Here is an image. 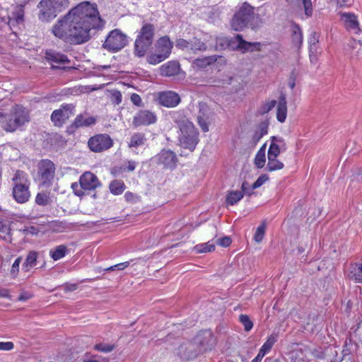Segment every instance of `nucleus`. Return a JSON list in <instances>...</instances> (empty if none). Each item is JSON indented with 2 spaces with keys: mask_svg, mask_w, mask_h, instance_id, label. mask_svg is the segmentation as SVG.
Returning a JSON list of instances; mask_svg holds the SVG:
<instances>
[{
  "mask_svg": "<svg viewBox=\"0 0 362 362\" xmlns=\"http://www.w3.org/2000/svg\"><path fill=\"white\" fill-rule=\"evenodd\" d=\"M95 5L82 2L59 18L52 26L53 35L71 45H81L91 37V30H98L104 27Z\"/></svg>",
  "mask_w": 362,
  "mask_h": 362,
  "instance_id": "1",
  "label": "nucleus"
},
{
  "mask_svg": "<svg viewBox=\"0 0 362 362\" xmlns=\"http://www.w3.org/2000/svg\"><path fill=\"white\" fill-rule=\"evenodd\" d=\"M173 119L179 128L177 135L179 146L191 152L194 151L199 141L198 130L188 118L182 116L179 112H173Z\"/></svg>",
  "mask_w": 362,
  "mask_h": 362,
  "instance_id": "2",
  "label": "nucleus"
},
{
  "mask_svg": "<svg viewBox=\"0 0 362 362\" xmlns=\"http://www.w3.org/2000/svg\"><path fill=\"white\" fill-rule=\"evenodd\" d=\"M254 7L244 2L237 9L231 19L230 25L234 30L240 31L245 28L252 30L259 28L262 24V18L254 11Z\"/></svg>",
  "mask_w": 362,
  "mask_h": 362,
  "instance_id": "3",
  "label": "nucleus"
},
{
  "mask_svg": "<svg viewBox=\"0 0 362 362\" xmlns=\"http://www.w3.org/2000/svg\"><path fill=\"white\" fill-rule=\"evenodd\" d=\"M0 127L6 132L22 130L30 121L29 111L21 105H14L8 112H0Z\"/></svg>",
  "mask_w": 362,
  "mask_h": 362,
  "instance_id": "4",
  "label": "nucleus"
},
{
  "mask_svg": "<svg viewBox=\"0 0 362 362\" xmlns=\"http://www.w3.org/2000/svg\"><path fill=\"white\" fill-rule=\"evenodd\" d=\"M12 194L16 202L19 204L27 202L30 197V180L27 173L22 170H17L12 178Z\"/></svg>",
  "mask_w": 362,
  "mask_h": 362,
  "instance_id": "5",
  "label": "nucleus"
},
{
  "mask_svg": "<svg viewBox=\"0 0 362 362\" xmlns=\"http://www.w3.org/2000/svg\"><path fill=\"white\" fill-rule=\"evenodd\" d=\"M155 28L151 23H145L139 30L134 42V54L139 57H144L152 45Z\"/></svg>",
  "mask_w": 362,
  "mask_h": 362,
  "instance_id": "6",
  "label": "nucleus"
},
{
  "mask_svg": "<svg viewBox=\"0 0 362 362\" xmlns=\"http://www.w3.org/2000/svg\"><path fill=\"white\" fill-rule=\"evenodd\" d=\"M101 183L98 177L90 172H86L82 174L79 178V184L73 182L71 189L75 195L82 197L84 195V191H91L100 187Z\"/></svg>",
  "mask_w": 362,
  "mask_h": 362,
  "instance_id": "7",
  "label": "nucleus"
},
{
  "mask_svg": "<svg viewBox=\"0 0 362 362\" xmlns=\"http://www.w3.org/2000/svg\"><path fill=\"white\" fill-rule=\"evenodd\" d=\"M173 42L168 36L159 38L156 43V52L147 57V61L151 64H157L166 59L170 54Z\"/></svg>",
  "mask_w": 362,
  "mask_h": 362,
  "instance_id": "8",
  "label": "nucleus"
},
{
  "mask_svg": "<svg viewBox=\"0 0 362 362\" xmlns=\"http://www.w3.org/2000/svg\"><path fill=\"white\" fill-rule=\"evenodd\" d=\"M127 44V35L119 30L115 29L109 33L103 46L108 51L116 52L124 47Z\"/></svg>",
  "mask_w": 362,
  "mask_h": 362,
  "instance_id": "9",
  "label": "nucleus"
},
{
  "mask_svg": "<svg viewBox=\"0 0 362 362\" xmlns=\"http://www.w3.org/2000/svg\"><path fill=\"white\" fill-rule=\"evenodd\" d=\"M227 43V47L231 50H240L245 53L255 50L259 51L262 45L260 42H250L243 40L241 35H236L233 37H230L229 40H223Z\"/></svg>",
  "mask_w": 362,
  "mask_h": 362,
  "instance_id": "10",
  "label": "nucleus"
},
{
  "mask_svg": "<svg viewBox=\"0 0 362 362\" xmlns=\"http://www.w3.org/2000/svg\"><path fill=\"white\" fill-rule=\"evenodd\" d=\"M55 165L49 160H42L38 163L37 175L40 185L46 187L51 185L55 175Z\"/></svg>",
  "mask_w": 362,
  "mask_h": 362,
  "instance_id": "11",
  "label": "nucleus"
},
{
  "mask_svg": "<svg viewBox=\"0 0 362 362\" xmlns=\"http://www.w3.org/2000/svg\"><path fill=\"white\" fill-rule=\"evenodd\" d=\"M114 144L112 138L107 134H97L88 141L89 149L94 153H101L110 149Z\"/></svg>",
  "mask_w": 362,
  "mask_h": 362,
  "instance_id": "12",
  "label": "nucleus"
},
{
  "mask_svg": "<svg viewBox=\"0 0 362 362\" xmlns=\"http://www.w3.org/2000/svg\"><path fill=\"white\" fill-rule=\"evenodd\" d=\"M75 114V105L74 104L64 103L60 108L55 110L51 115V121L55 127H61Z\"/></svg>",
  "mask_w": 362,
  "mask_h": 362,
  "instance_id": "13",
  "label": "nucleus"
},
{
  "mask_svg": "<svg viewBox=\"0 0 362 362\" xmlns=\"http://www.w3.org/2000/svg\"><path fill=\"white\" fill-rule=\"evenodd\" d=\"M192 341L199 346V354L211 350L215 345V339L211 332L209 330L199 332Z\"/></svg>",
  "mask_w": 362,
  "mask_h": 362,
  "instance_id": "14",
  "label": "nucleus"
},
{
  "mask_svg": "<svg viewBox=\"0 0 362 362\" xmlns=\"http://www.w3.org/2000/svg\"><path fill=\"white\" fill-rule=\"evenodd\" d=\"M198 347L199 346L194 344L193 341H187L178 347L176 354L182 360H192L199 355Z\"/></svg>",
  "mask_w": 362,
  "mask_h": 362,
  "instance_id": "15",
  "label": "nucleus"
},
{
  "mask_svg": "<svg viewBox=\"0 0 362 362\" xmlns=\"http://www.w3.org/2000/svg\"><path fill=\"white\" fill-rule=\"evenodd\" d=\"M152 160L157 164L163 165L164 168L173 169L176 166L177 158L173 151L163 149L152 158Z\"/></svg>",
  "mask_w": 362,
  "mask_h": 362,
  "instance_id": "16",
  "label": "nucleus"
},
{
  "mask_svg": "<svg viewBox=\"0 0 362 362\" xmlns=\"http://www.w3.org/2000/svg\"><path fill=\"white\" fill-rule=\"evenodd\" d=\"M37 8L38 19L42 22H49L57 16V12L50 0H41Z\"/></svg>",
  "mask_w": 362,
  "mask_h": 362,
  "instance_id": "17",
  "label": "nucleus"
},
{
  "mask_svg": "<svg viewBox=\"0 0 362 362\" xmlns=\"http://www.w3.org/2000/svg\"><path fill=\"white\" fill-rule=\"evenodd\" d=\"M157 120L156 115L147 110H139L134 117L132 124L135 127L148 126L154 124Z\"/></svg>",
  "mask_w": 362,
  "mask_h": 362,
  "instance_id": "18",
  "label": "nucleus"
},
{
  "mask_svg": "<svg viewBox=\"0 0 362 362\" xmlns=\"http://www.w3.org/2000/svg\"><path fill=\"white\" fill-rule=\"evenodd\" d=\"M214 113L205 104L199 105V111L197 115V123L204 132L209 131V125L213 120Z\"/></svg>",
  "mask_w": 362,
  "mask_h": 362,
  "instance_id": "19",
  "label": "nucleus"
},
{
  "mask_svg": "<svg viewBox=\"0 0 362 362\" xmlns=\"http://www.w3.org/2000/svg\"><path fill=\"white\" fill-rule=\"evenodd\" d=\"M339 14L341 21L347 30L354 34H358L361 32L356 15L351 12H341Z\"/></svg>",
  "mask_w": 362,
  "mask_h": 362,
  "instance_id": "20",
  "label": "nucleus"
},
{
  "mask_svg": "<svg viewBox=\"0 0 362 362\" xmlns=\"http://www.w3.org/2000/svg\"><path fill=\"white\" fill-rule=\"evenodd\" d=\"M287 149L285 140L282 137L272 136L271 144L268 150V158H277L281 152H284Z\"/></svg>",
  "mask_w": 362,
  "mask_h": 362,
  "instance_id": "21",
  "label": "nucleus"
},
{
  "mask_svg": "<svg viewBox=\"0 0 362 362\" xmlns=\"http://www.w3.org/2000/svg\"><path fill=\"white\" fill-rule=\"evenodd\" d=\"M158 100L160 104L164 107H174L180 103L181 98L177 93L168 90L160 93Z\"/></svg>",
  "mask_w": 362,
  "mask_h": 362,
  "instance_id": "22",
  "label": "nucleus"
},
{
  "mask_svg": "<svg viewBox=\"0 0 362 362\" xmlns=\"http://www.w3.org/2000/svg\"><path fill=\"white\" fill-rule=\"evenodd\" d=\"M96 119L93 117H84L83 115H78L75 118L74 122L67 127L66 132L69 134H73L76 129L80 127H90L95 124Z\"/></svg>",
  "mask_w": 362,
  "mask_h": 362,
  "instance_id": "23",
  "label": "nucleus"
},
{
  "mask_svg": "<svg viewBox=\"0 0 362 362\" xmlns=\"http://www.w3.org/2000/svg\"><path fill=\"white\" fill-rule=\"evenodd\" d=\"M180 64L176 61H170L160 67V74L163 76H173L180 71Z\"/></svg>",
  "mask_w": 362,
  "mask_h": 362,
  "instance_id": "24",
  "label": "nucleus"
},
{
  "mask_svg": "<svg viewBox=\"0 0 362 362\" xmlns=\"http://www.w3.org/2000/svg\"><path fill=\"white\" fill-rule=\"evenodd\" d=\"M287 116V102L286 95L281 93L279 96L277 111H276V119L277 120L283 123L285 122Z\"/></svg>",
  "mask_w": 362,
  "mask_h": 362,
  "instance_id": "25",
  "label": "nucleus"
},
{
  "mask_svg": "<svg viewBox=\"0 0 362 362\" xmlns=\"http://www.w3.org/2000/svg\"><path fill=\"white\" fill-rule=\"evenodd\" d=\"M68 251L65 245H59L49 250V256L54 261H57L64 257Z\"/></svg>",
  "mask_w": 362,
  "mask_h": 362,
  "instance_id": "26",
  "label": "nucleus"
},
{
  "mask_svg": "<svg viewBox=\"0 0 362 362\" xmlns=\"http://www.w3.org/2000/svg\"><path fill=\"white\" fill-rule=\"evenodd\" d=\"M146 141V138L144 133L136 132L132 134L128 143L129 148H138L144 146Z\"/></svg>",
  "mask_w": 362,
  "mask_h": 362,
  "instance_id": "27",
  "label": "nucleus"
},
{
  "mask_svg": "<svg viewBox=\"0 0 362 362\" xmlns=\"http://www.w3.org/2000/svg\"><path fill=\"white\" fill-rule=\"evenodd\" d=\"M46 58L52 62L54 63H60V64H66L69 63V60L66 55L56 52L52 50L47 51L46 53Z\"/></svg>",
  "mask_w": 362,
  "mask_h": 362,
  "instance_id": "28",
  "label": "nucleus"
},
{
  "mask_svg": "<svg viewBox=\"0 0 362 362\" xmlns=\"http://www.w3.org/2000/svg\"><path fill=\"white\" fill-rule=\"evenodd\" d=\"M38 252L36 251H30L26 257L25 261L23 264V269L25 272L29 271L37 264Z\"/></svg>",
  "mask_w": 362,
  "mask_h": 362,
  "instance_id": "29",
  "label": "nucleus"
},
{
  "mask_svg": "<svg viewBox=\"0 0 362 362\" xmlns=\"http://www.w3.org/2000/svg\"><path fill=\"white\" fill-rule=\"evenodd\" d=\"M109 189L112 194L119 195L124 192L126 186L122 180H115L110 183Z\"/></svg>",
  "mask_w": 362,
  "mask_h": 362,
  "instance_id": "30",
  "label": "nucleus"
},
{
  "mask_svg": "<svg viewBox=\"0 0 362 362\" xmlns=\"http://www.w3.org/2000/svg\"><path fill=\"white\" fill-rule=\"evenodd\" d=\"M292 41L298 47H300L303 43V33L300 28L297 24L291 25Z\"/></svg>",
  "mask_w": 362,
  "mask_h": 362,
  "instance_id": "31",
  "label": "nucleus"
},
{
  "mask_svg": "<svg viewBox=\"0 0 362 362\" xmlns=\"http://www.w3.org/2000/svg\"><path fill=\"white\" fill-rule=\"evenodd\" d=\"M278 339V335L276 334H271L267 339V341L264 343V344L260 348L259 351L263 352L264 354L268 353L273 345L276 342Z\"/></svg>",
  "mask_w": 362,
  "mask_h": 362,
  "instance_id": "32",
  "label": "nucleus"
},
{
  "mask_svg": "<svg viewBox=\"0 0 362 362\" xmlns=\"http://www.w3.org/2000/svg\"><path fill=\"white\" fill-rule=\"evenodd\" d=\"M284 163L279 160L277 158H268V163L267 165L268 171L272 172L277 170H281L284 168Z\"/></svg>",
  "mask_w": 362,
  "mask_h": 362,
  "instance_id": "33",
  "label": "nucleus"
},
{
  "mask_svg": "<svg viewBox=\"0 0 362 362\" xmlns=\"http://www.w3.org/2000/svg\"><path fill=\"white\" fill-rule=\"evenodd\" d=\"M243 197V193L240 191H232L226 197V202L230 205H234Z\"/></svg>",
  "mask_w": 362,
  "mask_h": 362,
  "instance_id": "34",
  "label": "nucleus"
},
{
  "mask_svg": "<svg viewBox=\"0 0 362 362\" xmlns=\"http://www.w3.org/2000/svg\"><path fill=\"white\" fill-rule=\"evenodd\" d=\"M215 250V245L214 243L210 242L199 244L194 246V250L196 253H206L214 251Z\"/></svg>",
  "mask_w": 362,
  "mask_h": 362,
  "instance_id": "35",
  "label": "nucleus"
},
{
  "mask_svg": "<svg viewBox=\"0 0 362 362\" xmlns=\"http://www.w3.org/2000/svg\"><path fill=\"white\" fill-rule=\"evenodd\" d=\"M206 49V44L198 39H194L189 41V50L196 52L197 51H204Z\"/></svg>",
  "mask_w": 362,
  "mask_h": 362,
  "instance_id": "36",
  "label": "nucleus"
},
{
  "mask_svg": "<svg viewBox=\"0 0 362 362\" xmlns=\"http://www.w3.org/2000/svg\"><path fill=\"white\" fill-rule=\"evenodd\" d=\"M217 60V57L216 55L206 57L202 59H197L194 62V64L197 66L206 67L208 65H210L214 63Z\"/></svg>",
  "mask_w": 362,
  "mask_h": 362,
  "instance_id": "37",
  "label": "nucleus"
},
{
  "mask_svg": "<svg viewBox=\"0 0 362 362\" xmlns=\"http://www.w3.org/2000/svg\"><path fill=\"white\" fill-rule=\"evenodd\" d=\"M56 12H60L69 6V0H50Z\"/></svg>",
  "mask_w": 362,
  "mask_h": 362,
  "instance_id": "38",
  "label": "nucleus"
},
{
  "mask_svg": "<svg viewBox=\"0 0 362 362\" xmlns=\"http://www.w3.org/2000/svg\"><path fill=\"white\" fill-rule=\"evenodd\" d=\"M239 320L244 326V329L246 332H250L253 327V322L247 315L242 314L239 317Z\"/></svg>",
  "mask_w": 362,
  "mask_h": 362,
  "instance_id": "39",
  "label": "nucleus"
},
{
  "mask_svg": "<svg viewBox=\"0 0 362 362\" xmlns=\"http://www.w3.org/2000/svg\"><path fill=\"white\" fill-rule=\"evenodd\" d=\"M266 162L265 153H263V151H258L255 158V164L258 168H262Z\"/></svg>",
  "mask_w": 362,
  "mask_h": 362,
  "instance_id": "40",
  "label": "nucleus"
},
{
  "mask_svg": "<svg viewBox=\"0 0 362 362\" xmlns=\"http://www.w3.org/2000/svg\"><path fill=\"white\" fill-rule=\"evenodd\" d=\"M276 105L275 100H272L262 104L259 107V112L260 114L264 115L272 110Z\"/></svg>",
  "mask_w": 362,
  "mask_h": 362,
  "instance_id": "41",
  "label": "nucleus"
},
{
  "mask_svg": "<svg viewBox=\"0 0 362 362\" xmlns=\"http://www.w3.org/2000/svg\"><path fill=\"white\" fill-rule=\"evenodd\" d=\"M265 228L266 226L264 223L257 227L253 238L255 242L260 243L262 240L265 234Z\"/></svg>",
  "mask_w": 362,
  "mask_h": 362,
  "instance_id": "42",
  "label": "nucleus"
},
{
  "mask_svg": "<svg viewBox=\"0 0 362 362\" xmlns=\"http://www.w3.org/2000/svg\"><path fill=\"white\" fill-rule=\"evenodd\" d=\"M35 202L40 206H45L49 203V197L46 193H38L35 197Z\"/></svg>",
  "mask_w": 362,
  "mask_h": 362,
  "instance_id": "43",
  "label": "nucleus"
},
{
  "mask_svg": "<svg viewBox=\"0 0 362 362\" xmlns=\"http://www.w3.org/2000/svg\"><path fill=\"white\" fill-rule=\"evenodd\" d=\"M115 349V346L109 344H105V343H99L95 345V349L104 352V353H108L112 351Z\"/></svg>",
  "mask_w": 362,
  "mask_h": 362,
  "instance_id": "44",
  "label": "nucleus"
},
{
  "mask_svg": "<svg viewBox=\"0 0 362 362\" xmlns=\"http://www.w3.org/2000/svg\"><path fill=\"white\" fill-rule=\"evenodd\" d=\"M22 257H18L13 263L11 269V275L16 278L19 272V267L21 262Z\"/></svg>",
  "mask_w": 362,
  "mask_h": 362,
  "instance_id": "45",
  "label": "nucleus"
},
{
  "mask_svg": "<svg viewBox=\"0 0 362 362\" xmlns=\"http://www.w3.org/2000/svg\"><path fill=\"white\" fill-rule=\"evenodd\" d=\"M268 127L269 123L266 121L261 122L259 124L257 127V129L256 132L260 134V136H264L268 133Z\"/></svg>",
  "mask_w": 362,
  "mask_h": 362,
  "instance_id": "46",
  "label": "nucleus"
},
{
  "mask_svg": "<svg viewBox=\"0 0 362 362\" xmlns=\"http://www.w3.org/2000/svg\"><path fill=\"white\" fill-rule=\"evenodd\" d=\"M269 177L267 175H260L257 180L252 184V189H257L261 187L266 181H267Z\"/></svg>",
  "mask_w": 362,
  "mask_h": 362,
  "instance_id": "47",
  "label": "nucleus"
},
{
  "mask_svg": "<svg viewBox=\"0 0 362 362\" xmlns=\"http://www.w3.org/2000/svg\"><path fill=\"white\" fill-rule=\"evenodd\" d=\"M305 9V13L310 17L313 14V4L311 0H302Z\"/></svg>",
  "mask_w": 362,
  "mask_h": 362,
  "instance_id": "48",
  "label": "nucleus"
},
{
  "mask_svg": "<svg viewBox=\"0 0 362 362\" xmlns=\"http://www.w3.org/2000/svg\"><path fill=\"white\" fill-rule=\"evenodd\" d=\"M129 265V262H122L113 266H111L108 268H106L105 271H115V270H119L122 271L124 270L125 268H127Z\"/></svg>",
  "mask_w": 362,
  "mask_h": 362,
  "instance_id": "49",
  "label": "nucleus"
},
{
  "mask_svg": "<svg viewBox=\"0 0 362 362\" xmlns=\"http://www.w3.org/2000/svg\"><path fill=\"white\" fill-rule=\"evenodd\" d=\"M124 199L127 202L136 203L139 201V197L131 192H127L124 194Z\"/></svg>",
  "mask_w": 362,
  "mask_h": 362,
  "instance_id": "50",
  "label": "nucleus"
},
{
  "mask_svg": "<svg viewBox=\"0 0 362 362\" xmlns=\"http://www.w3.org/2000/svg\"><path fill=\"white\" fill-rule=\"evenodd\" d=\"M111 100L116 105L121 103L122 100L121 93L118 90H114L111 94Z\"/></svg>",
  "mask_w": 362,
  "mask_h": 362,
  "instance_id": "51",
  "label": "nucleus"
},
{
  "mask_svg": "<svg viewBox=\"0 0 362 362\" xmlns=\"http://www.w3.org/2000/svg\"><path fill=\"white\" fill-rule=\"evenodd\" d=\"M175 46L182 49L189 50V42L184 40V39H178L176 41Z\"/></svg>",
  "mask_w": 362,
  "mask_h": 362,
  "instance_id": "52",
  "label": "nucleus"
},
{
  "mask_svg": "<svg viewBox=\"0 0 362 362\" xmlns=\"http://www.w3.org/2000/svg\"><path fill=\"white\" fill-rule=\"evenodd\" d=\"M242 192L250 196L253 192L252 189V186H250V184L247 181H244L241 186Z\"/></svg>",
  "mask_w": 362,
  "mask_h": 362,
  "instance_id": "53",
  "label": "nucleus"
},
{
  "mask_svg": "<svg viewBox=\"0 0 362 362\" xmlns=\"http://www.w3.org/2000/svg\"><path fill=\"white\" fill-rule=\"evenodd\" d=\"M230 243L231 239L228 236H226L217 240V244L225 247L229 246Z\"/></svg>",
  "mask_w": 362,
  "mask_h": 362,
  "instance_id": "54",
  "label": "nucleus"
},
{
  "mask_svg": "<svg viewBox=\"0 0 362 362\" xmlns=\"http://www.w3.org/2000/svg\"><path fill=\"white\" fill-rule=\"evenodd\" d=\"M137 166V163L134 160H128L127 162V166L123 168V171L132 172L135 170Z\"/></svg>",
  "mask_w": 362,
  "mask_h": 362,
  "instance_id": "55",
  "label": "nucleus"
},
{
  "mask_svg": "<svg viewBox=\"0 0 362 362\" xmlns=\"http://www.w3.org/2000/svg\"><path fill=\"white\" fill-rule=\"evenodd\" d=\"M130 99H131L132 103L134 105L139 106V107L141 106L142 100H141V97L138 94H136V93L132 94Z\"/></svg>",
  "mask_w": 362,
  "mask_h": 362,
  "instance_id": "56",
  "label": "nucleus"
},
{
  "mask_svg": "<svg viewBox=\"0 0 362 362\" xmlns=\"http://www.w3.org/2000/svg\"><path fill=\"white\" fill-rule=\"evenodd\" d=\"M13 346H14V345H13V342H11V341H6V342L1 341L0 342V350L10 351L13 349Z\"/></svg>",
  "mask_w": 362,
  "mask_h": 362,
  "instance_id": "57",
  "label": "nucleus"
},
{
  "mask_svg": "<svg viewBox=\"0 0 362 362\" xmlns=\"http://www.w3.org/2000/svg\"><path fill=\"white\" fill-rule=\"evenodd\" d=\"M319 42V35L317 33L314 32L310 35L309 38V45H317Z\"/></svg>",
  "mask_w": 362,
  "mask_h": 362,
  "instance_id": "58",
  "label": "nucleus"
},
{
  "mask_svg": "<svg viewBox=\"0 0 362 362\" xmlns=\"http://www.w3.org/2000/svg\"><path fill=\"white\" fill-rule=\"evenodd\" d=\"M337 2L340 7H349L353 4L354 0H337Z\"/></svg>",
  "mask_w": 362,
  "mask_h": 362,
  "instance_id": "59",
  "label": "nucleus"
},
{
  "mask_svg": "<svg viewBox=\"0 0 362 362\" xmlns=\"http://www.w3.org/2000/svg\"><path fill=\"white\" fill-rule=\"evenodd\" d=\"M223 40H229V37H218L216 39V45L219 46L222 49H226L227 47V43L224 42Z\"/></svg>",
  "mask_w": 362,
  "mask_h": 362,
  "instance_id": "60",
  "label": "nucleus"
},
{
  "mask_svg": "<svg viewBox=\"0 0 362 362\" xmlns=\"http://www.w3.org/2000/svg\"><path fill=\"white\" fill-rule=\"evenodd\" d=\"M262 137L263 136H260V134L255 131L252 136L251 143L252 145L255 146Z\"/></svg>",
  "mask_w": 362,
  "mask_h": 362,
  "instance_id": "61",
  "label": "nucleus"
},
{
  "mask_svg": "<svg viewBox=\"0 0 362 362\" xmlns=\"http://www.w3.org/2000/svg\"><path fill=\"white\" fill-rule=\"evenodd\" d=\"M352 279L356 282V283H362V273L358 270V272H352Z\"/></svg>",
  "mask_w": 362,
  "mask_h": 362,
  "instance_id": "62",
  "label": "nucleus"
},
{
  "mask_svg": "<svg viewBox=\"0 0 362 362\" xmlns=\"http://www.w3.org/2000/svg\"><path fill=\"white\" fill-rule=\"evenodd\" d=\"M309 52L312 54H317L318 47L317 45H309Z\"/></svg>",
  "mask_w": 362,
  "mask_h": 362,
  "instance_id": "63",
  "label": "nucleus"
},
{
  "mask_svg": "<svg viewBox=\"0 0 362 362\" xmlns=\"http://www.w3.org/2000/svg\"><path fill=\"white\" fill-rule=\"evenodd\" d=\"M265 354L263 352L259 351L257 356L254 359H252V362H261Z\"/></svg>",
  "mask_w": 362,
  "mask_h": 362,
  "instance_id": "64",
  "label": "nucleus"
}]
</instances>
